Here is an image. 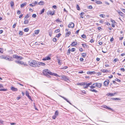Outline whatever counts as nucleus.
<instances>
[{"label":"nucleus","instance_id":"obj_22","mask_svg":"<svg viewBox=\"0 0 125 125\" xmlns=\"http://www.w3.org/2000/svg\"><path fill=\"white\" fill-rule=\"evenodd\" d=\"M57 60L58 61V63L59 65H61L62 63V62H61V61H62L61 60L59 59H57Z\"/></svg>","mask_w":125,"mask_h":125},{"label":"nucleus","instance_id":"obj_59","mask_svg":"<svg viewBox=\"0 0 125 125\" xmlns=\"http://www.w3.org/2000/svg\"><path fill=\"white\" fill-rule=\"evenodd\" d=\"M114 40V38L113 37H112L110 40V41L111 42H112Z\"/></svg>","mask_w":125,"mask_h":125},{"label":"nucleus","instance_id":"obj_6","mask_svg":"<svg viewBox=\"0 0 125 125\" xmlns=\"http://www.w3.org/2000/svg\"><path fill=\"white\" fill-rule=\"evenodd\" d=\"M109 81L108 80H106L104 83V84L105 86H107L109 83Z\"/></svg>","mask_w":125,"mask_h":125},{"label":"nucleus","instance_id":"obj_25","mask_svg":"<svg viewBox=\"0 0 125 125\" xmlns=\"http://www.w3.org/2000/svg\"><path fill=\"white\" fill-rule=\"evenodd\" d=\"M44 4V2L42 1H41L39 3V4L40 5H43Z\"/></svg>","mask_w":125,"mask_h":125},{"label":"nucleus","instance_id":"obj_26","mask_svg":"<svg viewBox=\"0 0 125 125\" xmlns=\"http://www.w3.org/2000/svg\"><path fill=\"white\" fill-rule=\"evenodd\" d=\"M27 4V3L25 2L23 3L21 5V8L23 7L24 6H25Z\"/></svg>","mask_w":125,"mask_h":125},{"label":"nucleus","instance_id":"obj_42","mask_svg":"<svg viewBox=\"0 0 125 125\" xmlns=\"http://www.w3.org/2000/svg\"><path fill=\"white\" fill-rule=\"evenodd\" d=\"M61 35V34L60 33H59L56 35V37L57 38H59Z\"/></svg>","mask_w":125,"mask_h":125},{"label":"nucleus","instance_id":"obj_34","mask_svg":"<svg viewBox=\"0 0 125 125\" xmlns=\"http://www.w3.org/2000/svg\"><path fill=\"white\" fill-rule=\"evenodd\" d=\"M39 32V30H37L35 31V33L36 34H38Z\"/></svg>","mask_w":125,"mask_h":125},{"label":"nucleus","instance_id":"obj_64","mask_svg":"<svg viewBox=\"0 0 125 125\" xmlns=\"http://www.w3.org/2000/svg\"><path fill=\"white\" fill-rule=\"evenodd\" d=\"M115 80L118 82H121V80L119 79H118L117 78H116V79Z\"/></svg>","mask_w":125,"mask_h":125},{"label":"nucleus","instance_id":"obj_63","mask_svg":"<svg viewBox=\"0 0 125 125\" xmlns=\"http://www.w3.org/2000/svg\"><path fill=\"white\" fill-rule=\"evenodd\" d=\"M90 42H91V43H92L94 42V40L93 39H91L90 41Z\"/></svg>","mask_w":125,"mask_h":125},{"label":"nucleus","instance_id":"obj_11","mask_svg":"<svg viewBox=\"0 0 125 125\" xmlns=\"http://www.w3.org/2000/svg\"><path fill=\"white\" fill-rule=\"evenodd\" d=\"M59 96L62 98H63L64 100H65L68 103L70 104L71 105H72V104L68 101V100L65 97L62 96L61 95H59Z\"/></svg>","mask_w":125,"mask_h":125},{"label":"nucleus","instance_id":"obj_33","mask_svg":"<svg viewBox=\"0 0 125 125\" xmlns=\"http://www.w3.org/2000/svg\"><path fill=\"white\" fill-rule=\"evenodd\" d=\"M29 29L28 28H26L24 29V31L26 32H27L29 31Z\"/></svg>","mask_w":125,"mask_h":125},{"label":"nucleus","instance_id":"obj_49","mask_svg":"<svg viewBox=\"0 0 125 125\" xmlns=\"http://www.w3.org/2000/svg\"><path fill=\"white\" fill-rule=\"evenodd\" d=\"M32 16L33 17L35 18L36 17V15L35 14H32Z\"/></svg>","mask_w":125,"mask_h":125},{"label":"nucleus","instance_id":"obj_35","mask_svg":"<svg viewBox=\"0 0 125 125\" xmlns=\"http://www.w3.org/2000/svg\"><path fill=\"white\" fill-rule=\"evenodd\" d=\"M119 60L118 59L115 58L114 60L113 61L114 62H116L117 61H118Z\"/></svg>","mask_w":125,"mask_h":125},{"label":"nucleus","instance_id":"obj_23","mask_svg":"<svg viewBox=\"0 0 125 125\" xmlns=\"http://www.w3.org/2000/svg\"><path fill=\"white\" fill-rule=\"evenodd\" d=\"M103 108H106L109 110H112V109L111 108L108 107L107 106H106V105L104 106Z\"/></svg>","mask_w":125,"mask_h":125},{"label":"nucleus","instance_id":"obj_52","mask_svg":"<svg viewBox=\"0 0 125 125\" xmlns=\"http://www.w3.org/2000/svg\"><path fill=\"white\" fill-rule=\"evenodd\" d=\"M67 67L66 66H64L62 67V69H65L67 68Z\"/></svg>","mask_w":125,"mask_h":125},{"label":"nucleus","instance_id":"obj_14","mask_svg":"<svg viewBox=\"0 0 125 125\" xmlns=\"http://www.w3.org/2000/svg\"><path fill=\"white\" fill-rule=\"evenodd\" d=\"M24 20V24H28L29 23V20H30V19H26V20Z\"/></svg>","mask_w":125,"mask_h":125},{"label":"nucleus","instance_id":"obj_58","mask_svg":"<svg viewBox=\"0 0 125 125\" xmlns=\"http://www.w3.org/2000/svg\"><path fill=\"white\" fill-rule=\"evenodd\" d=\"M111 21L113 23H115V21L114 20H112V19H111Z\"/></svg>","mask_w":125,"mask_h":125},{"label":"nucleus","instance_id":"obj_28","mask_svg":"<svg viewBox=\"0 0 125 125\" xmlns=\"http://www.w3.org/2000/svg\"><path fill=\"white\" fill-rule=\"evenodd\" d=\"M96 3L98 4H102V2L100 1H96Z\"/></svg>","mask_w":125,"mask_h":125},{"label":"nucleus","instance_id":"obj_19","mask_svg":"<svg viewBox=\"0 0 125 125\" xmlns=\"http://www.w3.org/2000/svg\"><path fill=\"white\" fill-rule=\"evenodd\" d=\"M77 84L78 85H85V83H77Z\"/></svg>","mask_w":125,"mask_h":125},{"label":"nucleus","instance_id":"obj_24","mask_svg":"<svg viewBox=\"0 0 125 125\" xmlns=\"http://www.w3.org/2000/svg\"><path fill=\"white\" fill-rule=\"evenodd\" d=\"M107 95L108 96H114V95L113 93H108V94H107Z\"/></svg>","mask_w":125,"mask_h":125},{"label":"nucleus","instance_id":"obj_20","mask_svg":"<svg viewBox=\"0 0 125 125\" xmlns=\"http://www.w3.org/2000/svg\"><path fill=\"white\" fill-rule=\"evenodd\" d=\"M90 90L91 91L94 92L95 93H96L97 92V91L94 89V88H91Z\"/></svg>","mask_w":125,"mask_h":125},{"label":"nucleus","instance_id":"obj_55","mask_svg":"<svg viewBox=\"0 0 125 125\" xmlns=\"http://www.w3.org/2000/svg\"><path fill=\"white\" fill-rule=\"evenodd\" d=\"M0 58L1 59H3V58H4L5 59V58L6 57H5L4 56H0Z\"/></svg>","mask_w":125,"mask_h":125},{"label":"nucleus","instance_id":"obj_18","mask_svg":"<svg viewBox=\"0 0 125 125\" xmlns=\"http://www.w3.org/2000/svg\"><path fill=\"white\" fill-rule=\"evenodd\" d=\"M11 89L13 91H17L18 90V89L17 88H16L14 87H12L11 88Z\"/></svg>","mask_w":125,"mask_h":125},{"label":"nucleus","instance_id":"obj_44","mask_svg":"<svg viewBox=\"0 0 125 125\" xmlns=\"http://www.w3.org/2000/svg\"><path fill=\"white\" fill-rule=\"evenodd\" d=\"M75 50V48H72L71 49V51L72 52H74Z\"/></svg>","mask_w":125,"mask_h":125},{"label":"nucleus","instance_id":"obj_31","mask_svg":"<svg viewBox=\"0 0 125 125\" xmlns=\"http://www.w3.org/2000/svg\"><path fill=\"white\" fill-rule=\"evenodd\" d=\"M84 86V87L86 88H87L89 86L88 84H87L86 83H85V85Z\"/></svg>","mask_w":125,"mask_h":125},{"label":"nucleus","instance_id":"obj_9","mask_svg":"<svg viewBox=\"0 0 125 125\" xmlns=\"http://www.w3.org/2000/svg\"><path fill=\"white\" fill-rule=\"evenodd\" d=\"M51 59V58L49 56H47L43 58L42 60L43 61H45L48 60H50Z\"/></svg>","mask_w":125,"mask_h":125},{"label":"nucleus","instance_id":"obj_5","mask_svg":"<svg viewBox=\"0 0 125 125\" xmlns=\"http://www.w3.org/2000/svg\"><path fill=\"white\" fill-rule=\"evenodd\" d=\"M60 77L62 78V80H64L65 81H66L68 80V78L67 76L62 75V76H60Z\"/></svg>","mask_w":125,"mask_h":125},{"label":"nucleus","instance_id":"obj_3","mask_svg":"<svg viewBox=\"0 0 125 125\" xmlns=\"http://www.w3.org/2000/svg\"><path fill=\"white\" fill-rule=\"evenodd\" d=\"M93 85H95V86L97 87L100 88L101 87L102 84L100 83H95L93 84Z\"/></svg>","mask_w":125,"mask_h":125},{"label":"nucleus","instance_id":"obj_21","mask_svg":"<svg viewBox=\"0 0 125 125\" xmlns=\"http://www.w3.org/2000/svg\"><path fill=\"white\" fill-rule=\"evenodd\" d=\"M30 14H27L24 17V20L27 19L28 18L30 17Z\"/></svg>","mask_w":125,"mask_h":125},{"label":"nucleus","instance_id":"obj_17","mask_svg":"<svg viewBox=\"0 0 125 125\" xmlns=\"http://www.w3.org/2000/svg\"><path fill=\"white\" fill-rule=\"evenodd\" d=\"M77 44V42H74L71 43L70 45L72 46H74L75 45H76Z\"/></svg>","mask_w":125,"mask_h":125},{"label":"nucleus","instance_id":"obj_61","mask_svg":"<svg viewBox=\"0 0 125 125\" xmlns=\"http://www.w3.org/2000/svg\"><path fill=\"white\" fill-rule=\"evenodd\" d=\"M16 23H15L13 25V28H14L16 26Z\"/></svg>","mask_w":125,"mask_h":125},{"label":"nucleus","instance_id":"obj_39","mask_svg":"<svg viewBox=\"0 0 125 125\" xmlns=\"http://www.w3.org/2000/svg\"><path fill=\"white\" fill-rule=\"evenodd\" d=\"M45 10V9H43L41 11V13H40V14H42V13H43L44 10Z\"/></svg>","mask_w":125,"mask_h":125},{"label":"nucleus","instance_id":"obj_40","mask_svg":"<svg viewBox=\"0 0 125 125\" xmlns=\"http://www.w3.org/2000/svg\"><path fill=\"white\" fill-rule=\"evenodd\" d=\"M70 53V49H69L67 52V54L68 55H69Z\"/></svg>","mask_w":125,"mask_h":125},{"label":"nucleus","instance_id":"obj_45","mask_svg":"<svg viewBox=\"0 0 125 125\" xmlns=\"http://www.w3.org/2000/svg\"><path fill=\"white\" fill-rule=\"evenodd\" d=\"M82 37L83 38H85L86 37V35L84 34L82 35Z\"/></svg>","mask_w":125,"mask_h":125},{"label":"nucleus","instance_id":"obj_10","mask_svg":"<svg viewBox=\"0 0 125 125\" xmlns=\"http://www.w3.org/2000/svg\"><path fill=\"white\" fill-rule=\"evenodd\" d=\"M74 26V25L73 23L71 22H70L69 25H68V27L69 28H73Z\"/></svg>","mask_w":125,"mask_h":125},{"label":"nucleus","instance_id":"obj_48","mask_svg":"<svg viewBox=\"0 0 125 125\" xmlns=\"http://www.w3.org/2000/svg\"><path fill=\"white\" fill-rule=\"evenodd\" d=\"M7 90L6 89H0V91H6Z\"/></svg>","mask_w":125,"mask_h":125},{"label":"nucleus","instance_id":"obj_47","mask_svg":"<svg viewBox=\"0 0 125 125\" xmlns=\"http://www.w3.org/2000/svg\"><path fill=\"white\" fill-rule=\"evenodd\" d=\"M95 86H95V85H93V84L92 85H91L90 86V87L91 88H94L95 87Z\"/></svg>","mask_w":125,"mask_h":125},{"label":"nucleus","instance_id":"obj_7","mask_svg":"<svg viewBox=\"0 0 125 125\" xmlns=\"http://www.w3.org/2000/svg\"><path fill=\"white\" fill-rule=\"evenodd\" d=\"M37 66L39 67L40 65L42 66H45V64L43 63L40 62H37Z\"/></svg>","mask_w":125,"mask_h":125},{"label":"nucleus","instance_id":"obj_56","mask_svg":"<svg viewBox=\"0 0 125 125\" xmlns=\"http://www.w3.org/2000/svg\"><path fill=\"white\" fill-rule=\"evenodd\" d=\"M84 12H82L80 14V16H82L83 15H84Z\"/></svg>","mask_w":125,"mask_h":125},{"label":"nucleus","instance_id":"obj_36","mask_svg":"<svg viewBox=\"0 0 125 125\" xmlns=\"http://www.w3.org/2000/svg\"><path fill=\"white\" fill-rule=\"evenodd\" d=\"M76 8H77V9L79 10L80 9V7L78 5H77Z\"/></svg>","mask_w":125,"mask_h":125},{"label":"nucleus","instance_id":"obj_37","mask_svg":"<svg viewBox=\"0 0 125 125\" xmlns=\"http://www.w3.org/2000/svg\"><path fill=\"white\" fill-rule=\"evenodd\" d=\"M60 30L59 29H57L56 30H55V32L56 33H58L60 32Z\"/></svg>","mask_w":125,"mask_h":125},{"label":"nucleus","instance_id":"obj_46","mask_svg":"<svg viewBox=\"0 0 125 125\" xmlns=\"http://www.w3.org/2000/svg\"><path fill=\"white\" fill-rule=\"evenodd\" d=\"M10 4L11 5V7H12L14 5V2H11L10 3Z\"/></svg>","mask_w":125,"mask_h":125},{"label":"nucleus","instance_id":"obj_54","mask_svg":"<svg viewBox=\"0 0 125 125\" xmlns=\"http://www.w3.org/2000/svg\"><path fill=\"white\" fill-rule=\"evenodd\" d=\"M33 4V3H32L31 4H29V5L30 6H31L32 7H33V6H35V5H34Z\"/></svg>","mask_w":125,"mask_h":125},{"label":"nucleus","instance_id":"obj_16","mask_svg":"<svg viewBox=\"0 0 125 125\" xmlns=\"http://www.w3.org/2000/svg\"><path fill=\"white\" fill-rule=\"evenodd\" d=\"M101 71L103 72V73H108V70L103 69L101 70Z\"/></svg>","mask_w":125,"mask_h":125},{"label":"nucleus","instance_id":"obj_4","mask_svg":"<svg viewBox=\"0 0 125 125\" xmlns=\"http://www.w3.org/2000/svg\"><path fill=\"white\" fill-rule=\"evenodd\" d=\"M15 62L18 64H21V65L23 64L24 65L26 66L27 65V64L21 61H16Z\"/></svg>","mask_w":125,"mask_h":125},{"label":"nucleus","instance_id":"obj_15","mask_svg":"<svg viewBox=\"0 0 125 125\" xmlns=\"http://www.w3.org/2000/svg\"><path fill=\"white\" fill-rule=\"evenodd\" d=\"M87 74H94L95 73V72L94 71H88L87 73Z\"/></svg>","mask_w":125,"mask_h":125},{"label":"nucleus","instance_id":"obj_13","mask_svg":"<svg viewBox=\"0 0 125 125\" xmlns=\"http://www.w3.org/2000/svg\"><path fill=\"white\" fill-rule=\"evenodd\" d=\"M117 12L119 13L120 15L122 17H123L124 14L122 12L120 11L117 10Z\"/></svg>","mask_w":125,"mask_h":125},{"label":"nucleus","instance_id":"obj_1","mask_svg":"<svg viewBox=\"0 0 125 125\" xmlns=\"http://www.w3.org/2000/svg\"><path fill=\"white\" fill-rule=\"evenodd\" d=\"M37 62L34 60H30L29 62V64L32 67L37 66Z\"/></svg>","mask_w":125,"mask_h":125},{"label":"nucleus","instance_id":"obj_53","mask_svg":"<svg viewBox=\"0 0 125 125\" xmlns=\"http://www.w3.org/2000/svg\"><path fill=\"white\" fill-rule=\"evenodd\" d=\"M57 117V116H56V115H54L53 116H52V119H55Z\"/></svg>","mask_w":125,"mask_h":125},{"label":"nucleus","instance_id":"obj_51","mask_svg":"<svg viewBox=\"0 0 125 125\" xmlns=\"http://www.w3.org/2000/svg\"><path fill=\"white\" fill-rule=\"evenodd\" d=\"M52 7L55 9H56L57 8V6L55 5L53 6Z\"/></svg>","mask_w":125,"mask_h":125},{"label":"nucleus","instance_id":"obj_8","mask_svg":"<svg viewBox=\"0 0 125 125\" xmlns=\"http://www.w3.org/2000/svg\"><path fill=\"white\" fill-rule=\"evenodd\" d=\"M13 57L14 58H16L17 59H19L21 60L22 59V57H20L19 56L17 55H13Z\"/></svg>","mask_w":125,"mask_h":125},{"label":"nucleus","instance_id":"obj_60","mask_svg":"<svg viewBox=\"0 0 125 125\" xmlns=\"http://www.w3.org/2000/svg\"><path fill=\"white\" fill-rule=\"evenodd\" d=\"M56 21H59V22H61V21H60V20L59 19H57L56 20Z\"/></svg>","mask_w":125,"mask_h":125},{"label":"nucleus","instance_id":"obj_2","mask_svg":"<svg viewBox=\"0 0 125 125\" xmlns=\"http://www.w3.org/2000/svg\"><path fill=\"white\" fill-rule=\"evenodd\" d=\"M50 72H51L49 71L48 70L46 69L43 70V71L44 75L48 77H50V76L49 75V74H50Z\"/></svg>","mask_w":125,"mask_h":125},{"label":"nucleus","instance_id":"obj_29","mask_svg":"<svg viewBox=\"0 0 125 125\" xmlns=\"http://www.w3.org/2000/svg\"><path fill=\"white\" fill-rule=\"evenodd\" d=\"M12 58H5V59L6 60H8L10 61H12Z\"/></svg>","mask_w":125,"mask_h":125},{"label":"nucleus","instance_id":"obj_27","mask_svg":"<svg viewBox=\"0 0 125 125\" xmlns=\"http://www.w3.org/2000/svg\"><path fill=\"white\" fill-rule=\"evenodd\" d=\"M71 32L70 31H68L65 34L66 36H68L70 34Z\"/></svg>","mask_w":125,"mask_h":125},{"label":"nucleus","instance_id":"obj_38","mask_svg":"<svg viewBox=\"0 0 125 125\" xmlns=\"http://www.w3.org/2000/svg\"><path fill=\"white\" fill-rule=\"evenodd\" d=\"M99 16L101 17L104 18L105 16L103 14H101L99 15Z\"/></svg>","mask_w":125,"mask_h":125},{"label":"nucleus","instance_id":"obj_62","mask_svg":"<svg viewBox=\"0 0 125 125\" xmlns=\"http://www.w3.org/2000/svg\"><path fill=\"white\" fill-rule=\"evenodd\" d=\"M17 13L18 14H19L21 13V11L20 10H18L17 12Z\"/></svg>","mask_w":125,"mask_h":125},{"label":"nucleus","instance_id":"obj_50","mask_svg":"<svg viewBox=\"0 0 125 125\" xmlns=\"http://www.w3.org/2000/svg\"><path fill=\"white\" fill-rule=\"evenodd\" d=\"M88 8L90 9H92L93 8L92 6L91 5L89 6L88 7Z\"/></svg>","mask_w":125,"mask_h":125},{"label":"nucleus","instance_id":"obj_43","mask_svg":"<svg viewBox=\"0 0 125 125\" xmlns=\"http://www.w3.org/2000/svg\"><path fill=\"white\" fill-rule=\"evenodd\" d=\"M26 95L27 96H28L29 95V92L27 91H26Z\"/></svg>","mask_w":125,"mask_h":125},{"label":"nucleus","instance_id":"obj_41","mask_svg":"<svg viewBox=\"0 0 125 125\" xmlns=\"http://www.w3.org/2000/svg\"><path fill=\"white\" fill-rule=\"evenodd\" d=\"M23 32L21 31H19V34L21 35H23Z\"/></svg>","mask_w":125,"mask_h":125},{"label":"nucleus","instance_id":"obj_57","mask_svg":"<svg viewBox=\"0 0 125 125\" xmlns=\"http://www.w3.org/2000/svg\"><path fill=\"white\" fill-rule=\"evenodd\" d=\"M52 41L54 42H56V38H53V39H52Z\"/></svg>","mask_w":125,"mask_h":125},{"label":"nucleus","instance_id":"obj_12","mask_svg":"<svg viewBox=\"0 0 125 125\" xmlns=\"http://www.w3.org/2000/svg\"><path fill=\"white\" fill-rule=\"evenodd\" d=\"M50 75H54L57 77H60V76L58 75L57 74L55 73H52L51 72H50Z\"/></svg>","mask_w":125,"mask_h":125},{"label":"nucleus","instance_id":"obj_30","mask_svg":"<svg viewBox=\"0 0 125 125\" xmlns=\"http://www.w3.org/2000/svg\"><path fill=\"white\" fill-rule=\"evenodd\" d=\"M82 56L84 58L86 56V54L85 53H82L81 54Z\"/></svg>","mask_w":125,"mask_h":125},{"label":"nucleus","instance_id":"obj_32","mask_svg":"<svg viewBox=\"0 0 125 125\" xmlns=\"http://www.w3.org/2000/svg\"><path fill=\"white\" fill-rule=\"evenodd\" d=\"M58 112L57 111H56L55 112L54 115L57 116L58 115Z\"/></svg>","mask_w":125,"mask_h":125}]
</instances>
